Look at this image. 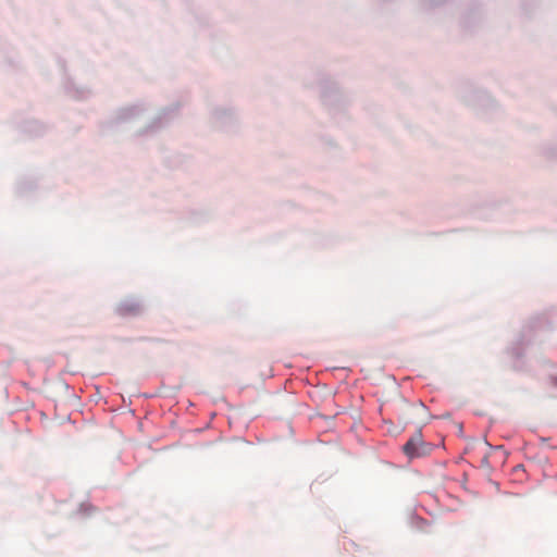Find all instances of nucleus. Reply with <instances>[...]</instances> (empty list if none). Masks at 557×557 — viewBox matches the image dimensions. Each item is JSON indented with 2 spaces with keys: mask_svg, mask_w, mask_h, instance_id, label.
I'll return each mask as SVG.
<instances>
[{
  "mask_svg": "<svg viewBox=\"0 0 557 557\" xmlns=\"http://www.w3.org/2000/svg\"><path fill=\"white\" fill-rule=\"evenodd\" d=\"M432 450V445L423 441L421 431H417L404 445V453L410 457H422L429 455Z\"/></svg>",
  "mask_w": 557,
  "mask_h": 557,
  "instance_id": "f257e3e1",
  "label": "nucleus"
}]
</instances>
